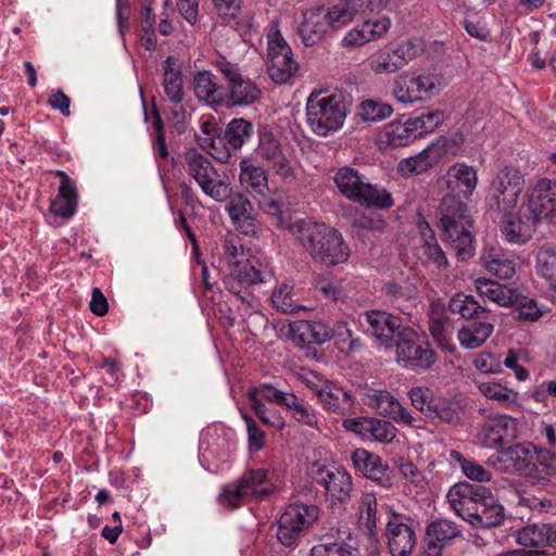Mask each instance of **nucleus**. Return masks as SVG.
<instances>
[{"label": "nucleus", "instance_id": "obj_1", "mask_svg": "<svg viewBox=\"0 0 556 556\" xmlns=\"http://www.w3.org/2000/svg\"><path fill=\"white\" fill-rule=\"evenodd\" d=\"M556 220V179L540 178L528 187L518 206V214L505 226L507 241L528 242L542 223Z\"/></svg>", "mask_w": 556, "mask_h": 556}, {"label": "nucleus", "instance_id": "obj_2", "mask_svg": "<svg viewBox=\"0 0 556 556\" xmlns=\"http://www.w3.org/2000/svg\"><path fill=\"white\" fill-rule=\"evenodd\" d=\"M291 235L306 250L314 262L326 267L345 263L350 248L336 228L311 217L300 218L290 227Z\"/></svg>", "mask_w": 556, "mask_h": 556}, {"label": "nucleus", "instance_id": "obj_3", "mask_svg": "<svg viewBox=\"0 0 556 556\" xmlns=\"http://www.w3.org/2000/svg\"><path fill=\"white\" fill-rule=\"evenodd\" d=\"M388 0H340L330 8H311L304 13L299 34L306 47L316 45L329 28L339 29L350 23L358 13L379 11Z\"/></svg>", "mask_w": 556, "mask_h": 556}, {"label": "nucleus", "instance_id": "obj_4", "mask_svg": "<svg viewBox=\"0 0 556 556\" xmlns=\"http://www.w3.org/2000/svg\"><path fill=\"white\" fill-rule=\"evenodd\" d=\"M455 513L475 528H493L502 525L505 509L491 490L478 484L460 482L448 492Z\"/></svg>", "mask_w": 556, "mask_h": 556}, {"label": "nucleus", "instance_id": "obj_5", "mask_svg": "<svg viewBox=\"0 0 556 556\" xmlns=\"http://www.w3.org/2000/svg\"><path fill=\"white\" fill-rule=\"evenodd\" d=\"M438 217L442 241L453 249L459 262L470 260L476 253V239L467 204L455 195L444 197L438 208Z\"/></svg>", "mask_w": 556, "mask_h": 556}, {"label": "nucleus", "instance_id": "obj_6", "mask_svg": "<svg viewBox=\"0 0 556 556\" xmlns=\"http://www.w3.org/2000/svg\"><path fill=\"white\" fill-rule=\"evenodd\" d=\"M305 110L311 131L327 137L342 128L348 114V96L339 89H315L306 100Z\"/></svg>", "mask_w": 556, "mask_h": 556}, {"label": "nucleus", "instance_id": "obj_7", "mask_svg": "<svg viewBox=\"0 0 556 556\" xmlns=\"http://www.w3.org/2000/svg\"><path fill=\"white\" fill-rule=\"evenodd\" d=\"M276 490L275 477L268 469H249L239 480L223 488L218 503L223 507L237 509L251 501H264Z\"/></svg>", "mask_w": 556, "mask_h": 556}, {"label": "nucleus", "instance_id": "obj_8", "mask_svg": "<svg viewBox=\"0 0 556 556\" xmlns=\"http://www.w3.org/2000/svg\"><path fill=\"white\" fill-rule=\"evenodd\" d=\"M444 121V114L440 110L424 109L415 111L404 123L394 122L388 124L379 134V149H395L405 147L416 139L433 131Z\"/></svg>", "mask_w": 556, "mask_h": 556}, {"label": "nucleus", "instance_id": "obj_9", "mask_svg": "<svg viewBox=\"0 0 556 556\" xmlns=\"http://www.w3.org/2000/svg\"><path fill=\"white\" fill-rule=\"evenodd\" d=\"M333 181L344 198L362 206L387 210L394 204L387 189L370 184L353 167H340L334 173Z\"/></svg>", "mask_w": 556, "mask_h": 556}, {"label": "nucleus", "instance_id": "obj_10", "mask_svg": "<svg viewBox=\"0 0 556 556\" xmlns=\"http://www.w3.org/2000/svg\"><path fill=\"white\" fill-rule=\"evenodd\" d=\"M271 270L266 263L257 257L248 258L242 267L231 268L224 278V285L237 301L243 306L244 313L258 304V299L252 292L255 285L267 282Z\"/></svg>", "mask_w": 556, "mask_h": 556}, {"label": "nucleus", "instance_id": "obj_11", "mask_svg": "<svg viewBox=\"0 0 556 556\" xmlns=\"http://www.w3.org/2000/svg\"><path fill=\"white\" fill-rule=\"evenodd\" d=\"M312 482L323 489L326 503L331 508L342 507L351 500L353 481L341 466L314 463L309 469Z\"/></svg>", "mask_w": 556, "mask_h": 556}, {"label": "nucleus", "instance_id": "obj_12", "mask_svg": "<svg viewBox=\"0 0 556 556\" xmlns=\"http://www.w3.org/2000/svg\"><path fill=\"white\" fill-rule=\"evenodd\" d=\"M215 66L226 79L222 106H248L261 98V89L253 80L241 74L237 64L222 58L216 61Z\"/></svg>", "mask_w": 556, "mask_h": 556}, {"label": "nucleus", "instance_id": "obj_13", "mask_svg": "<svg viewBox=\"0 0 556 556\" xmlns=\"http://www.w3.org/2000/svg\"><path fill=\"white\" fill-rule=\"evenodd\" d=\"M386 509V539L392 556H409L416 545L415 521L409 516L394 511L390 506Z\"/></svg>", "mask_w": 556, "mask_h": 556}, {"label": "nucleus", "instance_id": "obj_14", "mask_svg": "<svg viewBox=\"0 0 556 556\" xmlns=\"http://www.w3.org/2000/svg\"><path fill=\"white\" fill-rule=\"evenodd\" d=\"M394 345L399 362L407 369L428 370L437 362V353L430 343L409 327L402 331Z\"/></svg>", "mask_w": 556, "mask_h": 556}, {"label": "nucleus", "instance_id": "obj_15", "mask_svg": "<svg viewBox=\"0 0 556 556\" xmlns=\"http://www.w3.org/2000/svg\"><path fill=\"white\" fill-rule=\"evenodd\" d=\"M267 38L268 75L276 84H286L295 75L299 65L293 59L291 48L278 30L268 34Z\"/></svg>", "mask_w": 556, "mask_h": 556}, {"label": "nucleus", "instance_id": "obj_16", "mask_svg": "<svg viewBox=\"0 0 556 556\" xmlns=\"http://www.w3.org/2000/svg\"><path fill=\"white\" fill-rule=\"evenodd\" d=\"M448 150L450 140L440 136L418 154L401 160L396 165V172L405 178L421 175L438 165Z\"/></svg>", "mask_w": 556, "mask_h": 556}, {"label": "nucleus", "instance_id": "obj_17", "mask_svg": "<svg viewBox=\"0 0 556 556\" xmlns=\"http://www.w3.org/2000/svg\"><path fill=\"white\" fill-rule=\"evenodd\" d=\"M363 403L375 409L379 415L389 417L394 421L412 426L416 420L410 413L387 390L365 386L361 389Z\"/></svg>", "mask_w": 556, "mask_h": 556}, {"label": "nucleus", "instance_id": "obj_18", "mask_svg": "<svg viewBox=\"0 0 556 556\" xmlns=\"http://www.w3.org/2000/svg\"><path fill=\"white\" fill-rule=\"evenodd\" d=\"M351 462L356 472L377 485L383 489L393 485L392 469L378 454L366 448H356L351 454Z\"/></svg>", "mask_w": 556, "mask_h": 556}, {"label": "nucleus", "instance_id": "obj_19", "mask_svg": "<svg viewBox=\"0 0 556 556\" xmlns=\"http://www.w3.org/2000/svg\"><path fill=\"white\" fill-rule=\"evenodd\" d=\"M366 324V333L375 337L387 346L396 343L400 334L404 329L408 328L403 326L402 319L399 316L392 315L384 311H368L364 314L361 325L364 327Z\"/></svg>", "mask_w": 556, "mask_h": 556}, {"label": "nucleus", "instance_id": "obj_20", "mask_svg": "<svg viewBox=\"0 0 556 556\" xmlns=\"http://www.w3.org/2000/svg\"><path fill=\"white\" fill-rule=\"evenodd\" d=\"M379 11L359 13L365 17L362 25L348 31L341 43L344 48H358L365 43L381 38L391 27V21L384 15H378Z\"/></svg>", "mask_w": 556, "mask_h": 556}, {"label": "nucleus", "instance_id": "obj_21", "mask_svg": "<svg viewBox=\"0 0 556 556\" xmlns=\"http://www.w3.org/2000/svg\"><path fill=\"white\" fill-rule=\"evenodd\" d=\"M517 438V421L508 415H497L489 418L478 433L481 446L498 448Z\"/></svg>", "mask_w": 556, "mask_h": 556}, {"label": "nucleus", "instance_id": "obj_22", "mask_svg": "<svg viewBox=\"0 0 556 556\" xmlns=\"http://www.w3.org/2000/svg\"><path fill=\"white\" fill-rule=\"evenodd\" d=\"M346 430L362 437L364 440H375L388 444L397 433V428L389 420L375 417H356L343 422Z\"/></svg>", "mask_w": 556, "mask_h": 556}, {"label": "nucleus", "instance_id": "obj_23", "mask_svg": "<svg viewBox=\"0 0 556 556\" xmlns=\"http://www.w3.org/2000/svg\"><path fill=\"white\" fill-rule=\"evenodd\" d=\"M435 79L431 75L399 76L393 85V94L402 103H412L434 93Z\"/></svg>", "mask_w": 556, "mask_h": 556}, {"label": "nucleus", "instance_id": "obj_24", "mask_svg": "<svg viewBox=\"0 0 556 556\" xmlns=\"http://www.w3.org/2000/svg\"><path fill=\"white\" fill-rule=\"evenodd\" d=\"M227 200L226 211L235 228L245 236L255 235L260 220L251 201L241 192L231 193Z\"/></svg>", "mask_w": 556, "mask_h": 556}, {"label": "nucleus", "instance_id": "obj_25", "mask_svg": "<svg viewBox=\"0 0 556 556\" xmlns=\"http://www.w3.org/2000/svg\"><path fill=\"white\" fill-rule=\"evenodd\" d=\"M257 154L283 179L293 176L289 160L285 156L280 141L268 129L260 130Z\"/></svg>", "mask_w": 556, "mask_h": 556}, {"label": "nucleus", "instance_id": "obj_26", "mask_svg": "<svg viewBox=\"0 0 556 556\" xmlns=\"http://www.w3.org/2000/svg\"><path fill=\"white\" fill-rule=\"evenodd\" d=\"M462 527L446 518H438L426 528L427 556H441V549L462 535Z\"/></svg>", "mask_w": 556, "mask_h": 556}, {"label": "nucleus", "instance_id": "obj_27", "mask_svg": "<svg viewBox=\"0 0 556 556\" xmlns=\"http://www.w3.org/2000/svg\"><path fill=\"white\" fill-rule=\"evenodd\" d=\"M525 182L516 185L515 182L509 185V189L500 193H488L485 198V206L489 211L501 213L503 215L501 232L507 240V233L505 226L511 219V217L518 214V201L523 190Z\"/></svg>", "mask_w": 556, "mask_h": 556}, {"label": "nucleus", "instance_id": "obj_28", "mask_svg": "<svg viewBox=\"0 0 556 556\" xmlns=\"http://www.w3.org/2000/svg\"><path fill=\"white\" fill-rule=\"evenodd\" d=\"M318 404L328 413L345 416L354 405L352 395L343 388L326 380L324 390H318Z\"/></svg>", "mask_w": 556, "mask_h": 556}, {"label": "nucleus", "instance_id": "obj_29", "mask_svg": "<svg viewBox=\"0 0 556 556\" xmlns=\"http://www.w3.org/2000/svg\"><path fill=\"white\" fill-rule=\"evenodd\" d=\"M239 181L241 187L253 198L269 192L268 174L266 169L253 163L251 160L242 159L239 163Z\"/></svg>", "mask_w": 556, "mask_h": 556}, {"label": "nucleus", "instance_id": "obj_30", "mask_svg": "<svg viewBox=\"0 0 556 556\" xmlns=\"http://www.w3.org/2000/svg\"><path fill=\"white\" fill-rule=\"evenodd\" d=\"M555 477L556 454L546 448L535 447L527 470V479L532 483L546 484Z\"/></svg>", "mask_w": 556, "mask_h": 556}, {"label": "nucleus", "instance_id": "obj_31", "mask_svg": "<svg viewBox=\"0 0 556 556\" xmlns=\"http://www.w3.org/2000/svg\"><path fill=\"white\" fill-rule=\"evenodd\" d=\"M493 324L489 321V315L469 320L457 333L460 345L473 350L482 345L492 334Z\"/></svg>", "mask_w": 556, "mask_h": 556}, {"label": "nucleus", "instance_id": "obj_32", "mask_svg": "<svg viewBox=\"0 0 556 556\" xmlns=\"http://www.w3.org/2000/svg\"><path fill=\"white\" fill-rule=\"evenodd\" d=\"M293 341L300 345L323 344L329 341L328 325L315 320H296L290 325Z\"/></svg>", "mask_w": 556, "mask_h": 556}, {"label": "nucleus", "instance_id": "obj_33", "mask_svg": "<svg viewBox=\"0 0 556 556\" xmlns=\"http://www.w3.org/2000/svg\"><path fill=\"white\" fill-rule=\"evenodd\" d=\"M535 447L532 443H517L507 448L498 450L497 458L505 464L506 469L511 468V470L522 472L527 477V470H529Z\"/></svg>", "mask_w": 556, "mask_h": 556}, {"label": "nucleus", "instance_id": "obj_34", "mask_svg": "<svg viewBox=\"0 0 556 556\" xmlns=\"http://www.w3.org/2000/svg\"><path fill=\"white\" fill-rule=\"evenodd\" d=\"M447 187L468 199L478 184L477 170L466 163H455L448 168Z\"/></svg>", "mask_w": 556, "mask_h": 556}, {"label": "nucleus", "instance_id": "obj_35", "mask_svg": "<svg viewBox=\"0 0 556 556\" xmlns=\"http://www.w3.org/2000/svg\"><path fill=\"white\" fill-rule=\"evenodd\" d=\"M483 267L501 279H509L516 271V263L501 249H484L480 256Z\"/></svg>", "mask_w": 556, "mask_h": 556}, {"label": "nucleus", "instance_id": "obj_36", "mask_svg": "<svg viewBox=\"0 0 556 556\" xmlns=\"http://www.w3.org/2000/svg\"><path fill=\"white\" fill-rule=\"evenodd\" d=\"M318 516L317 505L295 502L287 506L280 518L303 533L318 519Z\"/></svg>", "mask_w": 556, "mask_h": 556}, {"label": "nucleus", "instance_id": "obj_37", "mask_svg": "<svg viewBox=\"0 0 556 556\" xmlns=\"http://www.w3.org/2000/svg\"><path fill=\"white\" fill-rule=\"evenodd\" d=\"M224 88L225 86L218 84L216 76L211 72H199L194 77L195 96L212 105L222 106Z\"/></svg>", "mask_w": 556, "mask_h": 556}, {"label": "nucleus", "instance_id": "obj_38", "mask_svg": "<svg viewBox=\"0 0 556 556\" xmlns=\"http://www.w3.org/2000/svg\"><path fill=\"white\" fill-rule=\"evenodd\" d=\"M257 201L258 207L267 215L275 218V225L281 229H288L293 223L290 222V214L285 203L280 198L274 193L264 192V195H257L254 198Z\"/></svg>", "mask_w": 556, "mask_h": 556}, {"label": "nucleus", "instance_id": "obj_39", "mask_svg": "<svg viewBox=\"0 0 556 556\" xmlns=\"http://www.w3.org/2000/svg\"><path fill=\"white\" fill-rule=\"evenodd\" d=\"M476 288L481 296L486 298L501 306H510V304L516 302L515 299L517 291L515 289L493 280L480 278L476 281Z\"/></svg>", "mask_w": 556, "mask_h": 556}, {"label": "nucleus", "instance_id": "obj_40", "mask_svg": "<svg viewBox=\"0 0 556 556\" xmlns=\"http://www.w3.org/2000/svg\"><path fill=\"white\" fill-rule=\"evenodd\" d=\"M448 311L452 314H458L467 321L489 315V312L475 299L473 295L465 294L463 292L456 293L450 299Z\"/></svg>", "mask_w": 556, "mask_h": 556}, {"label": "nucleus", "instance_id": "obj_41", "mask_svg": "<svg viewBox=\"0 0 556 556\" xmlns=\"http://www.w3.org/2000/svg\"><path fill=\"white\" fill-rule=\"evenodd\" d=\"M185 160L187 173L195 180L199 187L217 170L211 160L194 148L188 149L185 152Z\"/></svg>", "mask_w": 556, "mask_h": 556}, {"label": "nucleus", "instance_id": "obj_42", "mask_svg": "<svg viewBox=\"0 0 556 556\" xmlns=\"http://www.w3.org/2000/svg\"><path fill=\"white\" fill-rule=\"evenodd\" d=\"M427 417L440 421L459 425L462 422V408L457 402L443 396H434Z\"/></svg>", "mask_w": 556, "mask_h": 556}, {"label": "nucleus", "instance_id": "obj_43", "mask_svg": "<svg viewBox=\"0 0 556 556\" xmlns=\"http://www.w3.org/2000/svg\"><path fill=\"white\" fill-rule=\"evenodd\" d=\"M282 407L287 409L290 417L296 422L311 428H316L318 426L319 419L316 410L294 393L289 395Z\"/></svg>", "mask_w": 556, "mask_h": 556}, {"label": "nucleus", "instance_id": "obj_44", "mask_svg": "<svg viewBox=\"0 0 556 556\" xmlns=\"http://www.w3.org/2000/svg\"><path fill=\"white\" fill-rule=\"evenodd\" d=\"M383 506L378 507L377 497L374 493H364L361 498L359 520L368 533L375 534L377 523L381 518L382 511L386 513Z\"/></svg>", "mask_w": 556, "mask_h": 556}, {"label": "nucleus", "instance_id": "obj_45", "mask_svg": "<svg viewBox=\"0 0 556 556\" xmlns=\"http://www.w3.org/2000/svg\"><path fill=\"white\" fill-rule=\"evenodd\" d=\"M172 58L169 56L164 66L163 87L164 92L173 105H178L184 101V80L182 74L179 70H175L170 65Z\"/></svg>", "mask_w": 556, "mask_h": 556}, {"label": "nucleus", "instance_id": "obj_46", "mask_svg": "<svg viewBox=\"0 0 556 556\" xmlns=\"http://www.w3.org/2000/svg\"><path fill=\"white\" fill-rule=\"evenodd\" d=\"M253 130L254 128L251 122L244 118L231 119L224 130V137L227 146L235 151L240 149L251 139Z\"/></svg>", "mask_w": 556, "mask_h": 556}, {"label": "nucleus", "instance_id": "obj_47", "mask_svg": "<svg viewBox=\"0 0 556 556\" xmlns=\"http://www.w3.org/2000/svg\"><path fill=\"white\" fill-rule=\"evenodd\" d=\"M419 231L424 239V251L429 261L435 264L439 268L448 266L447 257L438 243L434 233L426 220L419 224Z\"/></svg>", "mask_w": 556, "mask_h": 556}, {"label": "nucleus", "instance_id": "obj_48", "mask_svg": "<svg viewBox=\"0 0 556 556\" xmlns=\"http://www.w3.org/2000/svg\"><path fill=\"white\" fill-rule=\"evenodd\" d=\"M200 188L205 195L216 202L227 200L232 193L228 177L220 169H217L215 174L205 179Z\"/></svg>", "mask_w": 556, "mask_h": 556}, {"label": "nucleus", "instance_id": "obj_49", "mask_svg": "<svg viewBox=\"0 0 556 556\" xmlns=\"http://www.w3.org/2000/svg\"><path fill=\"white\" fill-rule=\"evenodd\" d=\"M478 389L486 399L496 402L503 408L517 405L518 393L497 382H479Z\"/></svg>", "mask_w": 556, "mask_h": 556}, {"label": "nucleus", "instance_id": "obj_50", "mask_svg": "<svg viewBox=\"0 0 556 556\" xmlns=\"http://www.w3.org/2000/svg\"><path fill=\"white\" fill-rule=\"evenodd\" d=\"M536 271L553 287V301L556 302V249L543 247L536 254Z\"/></svg>", "mask_w": 556, "mask_h": 556}, {"label": "nucleus", "instance_id": "obj_51", "mask_svg": "<svg viewBox=\"0 0 556 556\" xmlns=\"http://www.w3.org/2000/svg\"><path fill=\"white\" fill-rule=\"evenodd\" d=\"M293 286L282 282L277 285L271 293L270 301L274 308L282 314H293L301 309V305L294 300Z\"/></svg>", "mask_w": 556, "mask_h": 556}, {"label": "nucleus", "instance_id": "obj_52", "mask_svg": "<svg viewBox=\"0 0 556 556\" xmlns=\"http://www.w3.org/2000/svg\"><path fill=\"white\" fill-rule=\"evenodd\" d=\"M328 331L329 340L334 339L338 349L342 352H354L362 345L358 339L353 338L352 330L343 320L336 321L332 327L328 326Z\"/></svg>", "mask_w": 556, "mask_h": 556}, {"label": "nucleus", "instance_id": "obj_53", "mask_svg": "<svg viewBox=\"0 0 556 556\" xmlns=\"http://www.w3.org/2000/svg\"><path fill=\"white\" fill-rule=\"evenodd\" d=\"M249 257H247L240 239L236 236H228L223 243L222 262L229 270L236 267H242Z\"/></svg>", "mask_w": 556, "mask_h": 556}, {"label": "nucleus", "instance_id": "obj_54", "mask_svg": "<svg viewBox=\"0 0 556 556\" xmlns=\"http://www.w3.org/2000/svg\"><path fill=\"white\" fill-rule=\"evenodd\" d=\"M451 457L455 460L463 473L470 480L477 482H488L491 480V472L486 470L482 465L478 464L472 459H468L458 451H451Z\"/></svg>", "mask_w": 556, "mask_h": 556}, {"label": "nucleus", "instance_id": "obj_55", "mask_svg": "<svg viewBox=\"0 0 556 556\" xmlns=\"http://www.w3.org/2000/svg\"><path fill=\"white\" fill-rule=\"evenodd\" d=\"M200 147L207 152L215 160L220 163H227L230 159L229 147L226 143L225 137L213 136V137H198Z\"/></svg>", "mask_w": 556, "mask_h": 556}, {"label": "nucleus", "instance_id": "obj_56", "mask_svg": "<svg viewBox=\"0 0 556 556\" xmlns=\"http://www.w3.org/2000/svg\"><path fill=\"white\" fill-rule=\"evenodd\" d=\"M517 542L526 547L535 549L546 546L544 523L528 525L517 532Z\"/></svg>", "mask_w": 556, "mask_h": 556}, {"label": "nucleus", "instance_id": "obj_57", "mask_svg": "<svg viewBox=\"0 0 556 556\" xmlns=\"http://www.w3.org/2000/svg\"><path fill=\"white\" fill-rule=\"evenodd\" d=\"M513 182L516 185L525 182L523 176L518 169L505 166L497 172L491 181L489 193L504 192L510 188L509 185Z\"/></svg>", "mask_w": 556, "mask_h": 556}, {"label": "nucleus", "instance_id": "obj_58", "mask_svg": "<svg viewBox=\"0 0 556 556\" xmlns=\"http://www.w3.org/2000/svg\"><path fill=\"white\" fill-rule=\"evenodd\" d=\"M393 112L390 104L377 100H366L359 106V115L363 119L378 122L389 117Z\"/></svg>", "mask_w": 556, "mask_h": 556}, {"label": "nucleus", "instance_id": "obj_59", "mask_svg": "<svg viewBox=\"0 0 556 556\" xmlns=\"http://www.w3.org/2000/svg\"><path fill=\"white\" fill-rule=\"evenodd\" d=\"M515 300L516 302L510 304V306L516 308L519 319L526 321H536L540 317L543 316V311L538 306L535 300L522 296L518 292L516 293Z\"/></svg>", "mask_w": 556, "mask_h": 556}, {"label": "nucleus", "instance_id": "obj_60", "mask_svg": "<svg viewBox=\"0 0 556 556\" xmlns=\"http://www.w3.org/2000/svg\"><path fill=\"white\" fill-rule=\"evenodd\" d=\"M370 70L376 74H391L400 70L392 50H380L369 63Z\"/></svg>", "mask_w": 556, "mask_h": 556}, {"label": "nucleus", "instance_id": "obj_61", "mask_svg": "<svg viewBox=\"0 0 556 556\" xmlns=\"http://www.w3.org/2000/svg\"><path fill=\"white\" fill-rule=\"evenodd\" d=\"M240 416L247 425L249 450L258 452L265 446V432L257 426L255 420L243 409H240Z\"/></svg>", "mask_w": 556, "mask_h": 556}, {"label": "nucleus", "instance_id": "obj_62", "mask_svg": "<svg viewBox=\"0 0 556 556\" xmlns=\"http://www.w3.org/2000/svg\"><path fill=\"white\" fill-rule=\"evenodd\" d=\"M408 396L412 405L427 416L435 395L429 388L415 387L410 389Z\"/></svg>", "mask_w": 556, "mask_h": 556}, {"label": "nucleus", "instance_id": "obj_63", "mask_svg": "<svg viewBox=\"0 0 556 556\" xmlns=\"http://www.w3.org/2000/svg\"><path fill=\"white\" fill-rule=\"evenodd\" d=\"M309 556H352L344 542H328L312 547Z\"/></svg>", "mask_w": 556, "mask_h": 556}, {"label": "nucleus", "instance_id": "obj_64", "mask_svg": "<svg viewBox=\"0 0 556 556\" xmlns=\"http://www.w3.org/2000/svg\"><path fill=\"white\" fill-rule=\"evenodd\" d=\"M251 392L255 393L256 396L262 397L263 400L271 402L281 407L285 405L286 401L291 394V392L278 390L277 388L268 383H262Z\"/></svg>", "mask_w": 556, "mask_h": 556}]
</instances>
